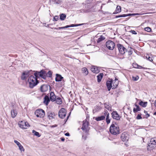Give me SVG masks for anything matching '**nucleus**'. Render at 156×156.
Wrapping results in <instances>:
<instances>
[{
  "mask_svg": "<svg viewBox=\"0 0 156 156\" xmlns=\"http://www.w3.org/2000/svg\"><path fill=\"white\" fill-rule=\"evenodd\" d=\"M28 82L29 87L30 88H32L38 83V81L37 80V77L31 76L29 78Z\"/></svg>",
  "mask_w": 156,
  "mask_h": 156,
  "instance_id": "f257e3e1",
  "label": "nucleus"
},
{
  "mask_svg": "<svg viewBox=\"0 0 156 156\" xmlns=\"http://www.w3.org/2000/svg\"><path fill=\"white\" fill-rule=\"evenodd\" d=\"M110 132L111 133L114 135L119 133V127L116 122L111 125L110 128Z\"/></svg>",
  "mask_w": 156,
  "mask_h": 156,
  "instance_id": "f03ea898",
  "label": "nucleus"
},
{
  "mask_svg": "<svg viewBox=\"0 0 156 156\" xmlns=\"http://www.w3.org/2000/svg\"><path fill=\"white\" fill-rule=\"evenodd\" d=\"M156 147V137L151 139L147 147L148 150L152 149Z\"/></svg>",
  "mask_w": 156,
  "mask_h": 156,
  "instance_id": "7ed1b4c3",
  "label": "nucleus"
},
{
  "mask_svg": "<svg viewBox=\"0 0 156 156\" xmlns=\"http://www.w3.org/2000/svg\"><path fill=\"white\" fill-rule=\"evenodd\" d=\"M35 114L37 117L43 118L44 116L45 113L43 109H40L36 110L35 112Z\"/></svg>",
  "mask_w": 156,
  "mask_h": 156,
  "instance_id": "20e7f679",
  "label": "nucleus"
},
{
  "mask_svg": "<svg viewBox=\"0 0 156 156\" xmlns=\"http://www.w3.org/2000/svg\"><path fill=\"white\" fill-rule=\"evenodd\" d=\"M88 124L89 122L87 120H85L83 121L81 129L85 132H87L89 131V128L88 126Z\"/></svg>",
  "mask_w": 156,
  "mask_h": 156,
  "instance_id": "39448f33",
  "label": "nucleus"
},
{
  "mask_svg": "<svg viewBox=\"0 0 156 156\" xmlns=\"http://www.w3.org/2000/svg\"><path fill=\"white\" fill-rule=\"evenodd\" d=\"M46 74L45 71L42 70L40 72H36L34 73V76L37 77L38 76H40L44 79H45L46 78Z\"/></svg>",
  "mask_w": 156,
  "mask_h": 156,
  "instance_id": "423d86ee",
  "label": "nucleus"
},
{
  "mask_svg": "<svg viewBox=\"0 0 156 156\" xmlns=\"http://www.w3.org/2000/svg\"><path fill=\"white\" fill-rule=\"evenodd\" d=\"M106 45L107 48L110 50H113L115 47L114 43L111 41H107L106 43Z\"/></svg>",
  "mask_w": 156,
  "mask_h": 156,
  "instance_id": "0eeeda50",
  "label": "nucleus"
},
{
  "mask_svg": "<svg viewBox=\"0 0 156 156\" xmlns=\"http://www.w3.org/2000/svg\"><path fill=\"white\" fill-rule=\"evenodd\" d=\"M19 126L22 129H27L30 125L27 122L24 121H20L18 122Z\"/></svg>",
  "mask_w": 156,
  "mask_h": 156,
  "instance_id": "6e6552de",
  "label": "nucleus"
},
{
  "mask_svg": "<svg viewBox=\"0 0 156 156\" xmlns=\"http://www.w3.org/2000/svg\"><path fill=\"white\" fill-rule=\"evenodd\" d=\"M117 46L119 51L121 54H124L127 51L126 49L122 44H118Z\"/></svg>",
  "mask_w": 156,
  "mask_h": 156,
  "instance_id": "1a4fd4ad",
  "label": "nucleus"
},
{
  "mask_svg": "<svg viewBox=\"0 0 156 156\" xmlns=\"http://www.w3.org/2000/svg\"><path fill=\"white\" fill-rule=\"evenodd\" d=\"M148 13H134V14H123L122 15H120L116 16L115 18H118L119 17H125L130 16H135V15H141L144 14H148Z\"/></svg>",
  "mask_w": 156,
  "mask_h": 156,
  "instance_id": "9d476101",
  "label": "nucleus"
},
{
  "mask_svg": "<svg viewBox=\"0 0 156 156\" xmlns=\"http://www.w3.org/2000/svg\"><path fill=\"white\" fill-rule=\"evenodd\" d=\"M66 114V110L63 108H62L58 112V116L61 119H63Z\"/></svg>",
  "mask_w": 156,
  "mask_h": 156,
  "instance_id": "9b49d317",
  "label": "nucleus"
},
{
  "mask_svg": "<svg viewBox=\"0 0 156 156\" xmlns=\"http://www.w3.org/2000/svg\"><path fill=\"white\" fill-rule=\"evenodd\" d=\"M30 71H26L22 73L21 76V79L25 80L30 75Z\"/></svg>",
  "mask_w": 156,
  "mask_h": 156,
  "instance_id": "f8f14e48",
  "label": "nucleus"
},
{
  "mask_svg": "<svg viewBox=\"0 0 156 156\" xmlns=\"http://www.w3.org/2000/svg\"><path fill=\"white\" fill-rule=\"evenodd\" d=\"M112 117L113 119L118 120L120 119L121 116L118 114L116 112L113 111L112 113Z\"/></svg>",
  "mask_w": 156,
  "mask_h": 156,
  "instance_id": "ddd939ff",
  "label": "nucleus"
},
{
  "mask_svg": "<svg viewBox=\"0 0 156 156\" xmlns=\"http://www.w3.org/2000/svg\"><path fill=\"white\" fill-rule=\"evenodd\" d=\"M121 138L123 141H127L129 139L128 134L125 133H122L121 136Z\"/></svg>",
  "mask_w": 156,
  "mask_h": 156,
  "instance_id": "4468645a",
  "label": "nucleus"
},
{
  "mask_svg": "<svg viewBox=\"0 0 156 156\" xmlns=\"http://www.w3.org/2000/svg\"><path fill=\"white\" fill-rule=\"evenodd\" d=\"M112 80H108L106 82V86L108 91H110V90L111 88H113V85H112Z\"/></svg>",
  "mask_w": 156,
  "mask_h": 156,
  "instance_id": "2eb2a0df",
  "label": "nucleus"
},
{
  "mask_svg": "<svg viewBox=\"0 0 156 156\" xmlns=\"http://www.w3.org/2000/svg\"><path fill=\"white\" fill-rule=\"evenodd\" d=\"M40 89L41 92H46L48 90V86L45 84L43 85L41 87Z\"/></svg>",
  "mask_w": 156,
  "mask_h": 156,
  "instance_id": "dca6fc26",
  "label": "nucleus"
},
{
  "mask_svg": "<svg viewBox=\"0 0 156 156\" xmlns=\"http://www.w3.org/2000/svg\"><path fill=\"white\" fill-rule=\"evenodd\" d=\"M14 142L18 146L19 149L21 151H24V149L23 146L21 145L20 143L16 140H14Z\"/></svg>",
  "mask_w": 156,
  "mask_h": 156,
  "instance_id": "f3484780",
  "label": "nucleus"
},
{
  "mask_svg": "<svg viewBox=\"0 0 156 156\" xmlns=\"http://www.w3.org/2000/svg\"><path fill=\"white\" fill-rule=\"evenodd\" d=\"M91 71L95 73H98L99 72L98 68L96 66H93L92 67L91 69Z\"/></svg>",
  "mask_w": 156,
  "mask_h": 156,
  "instance_id": "a211bd4d",
  "label": "nucleus"
},
{
  "mask_svg": "<svg viewBox=\"0 0 156 156\" xmlns=\"http://www.w3.org/2000/svg\"><path fill=\"white\" fill-rule=\"evenodd\" d=\"M50 100L52 101H55L56 99V97L53 92H51L50 95Z\"/></svg>",
  "mask_w": 156,
  "mask_h": 156,
  "instance_id": "6ab92c4d",
  "label": "nucleus"
},
{
  "mask_svg": "<svg viewBox=\"0 0 156 156\" xmlns=\"http://www.w3.org/2000/svg\"><path fill=\"white\" fill-rule=\"evenodd\" d=\"M47 115L48 118L50 119H51L54 118L55 115L54 113L51 112H48L47 113Z\"/></svg>",
  "mask_w": 156,
  "mask_h": 156,
  "instance_id": "aec40b11",
  "label": "nucleus"
},
{
  "mask_svg": "<svg viewBox=\"0 0 156 156\" xmlns=\"http://www.w3.org/2000/svg\"><path fill=\"white\" fill-rule=\"evenodd\" d=\"M17 114V111L15 109L13 108L11 110V116L12 118H15Z\"/></svg>",
  "mask_w": 156,
  "mask_h": 156,
  "instance_id": "412c9836",
  "label": "nucleus"
},
{
  "mask_svg": "<svg viewBox=\"0 0 156 156\" xmlns=\"http://www.w3.org/2000/svg\"><path fill=\"white\" fill-rule=\"evenodd\" d=\"M117 80H118V79L115 78V80L113 81L112 80V84H113V89H115L117 87L119 83L118 82L116 81Z\"/></svg>",
  "mask_w": 156,
  "mask_h": 156,
  "instance_id": "4be33fe9",
  "label": "nucleus"
},
{
  "mask_svg": "<svg viewBox=\"0 0 156 156\" xmlns=\"http://www.w3.org/2000/svg\"><path fill=\"white\" fill-rule=\"evenodd\" d=\"M50 102V99L48 96H45L44 98V103L46 105H48Z\"/></svg>",
  "mask_w": 156,
  "mask_h": 156,
  "instance_id": "5701e85b",
  "label": "nucleus"
},
{
  "mask_svg": "<svg viewBox=\"0 0 156 156\" xmlns=\"http://www.w3.org/2000/svg\"><path fill=\"white\" fill-rule=\"evenodd\" d=\"M63 78V77L61 75L57 74H56V77L55 79L56 81H60Z\"/></svg>",
  "mask_w": 156,
  "mask_h": 156,
  "instance_id": "b1692460",
  "label": "nucleus"
},
{
  "mask_svg": "<svg viewBox=\"0 0 156 156\" xmlns=\"http://www.w3.org/2000/svg\"><path fill=\"white\" fill-rule=\"evenodd\" d=\"M135 106L136 108H134L133 109V112L134 113H136L138 111H140L141 109L138 105L135 104Z\"/></svg>",
  "mask_w": 156,
  "mask_h": 156,
  "instance_id": "393cba45",
  "label": "nucleus"
},
{
  "mask_svg": "<svg viewBox=\"0 0 156 156\" xmlns=\"http://www.w3.org/2000/svg\"><path fill=\"white\" fill-rule=\"evenodd\" d=\"M121 9L120 6L118 5L116 9L115 12L113 13V14H115L118 13L121 11Z\"/></svg>",
  "mask_w": 156,
  "mask_h": 156,
  "instance_id": "a878e982",
  "label": "nucleus"
},
{
  "mask_svg": "<svg viewBox=\"0 0 156 156\" xmlns=\"http://www.w3.org/2000/svg\"><path fill=\"white\" fill-rule=\"evenodd\" d=\"M133 66L135 68H137L139 69H147L146 68L140 66H139L138 64H133Z\"/></svg>",
  "mask_w": 156,
  "mask_h": 156,
  "instance_id": "bb28decb",
  "label": "nucleus"
},
{
  "mask_svg": "<svg viewBox=\"0 0 156 156\" xmlns=\"http://www.w3.org/2000/svg\"><path fill=\"white\" fill-rule=\"evenodd\" d=\"M104 106L105 108L107 109L108 110L111 111V105H109L107 103H105L104 104Z\"/></svg>",
  "mask_w": 156,
  "mask_h": 156,
  "instance_id": "cd10ccee",
  "label": "nucleus"
},
{
  "mask_svg": "<svg viewBox=\"0 0 156 156\" xmlns=\"http://www.w3.org/2000/svg\"><path fill=\"white\" fill-rule=\"evenodd\" d=\"M105 119V116H101L96 117L95 118V120L97 121H99L103 120Z\"/></svg>",
  "mask_w": 156,
  "mask_h": 156,
  "instance_id": "c85d7f7f",
  "label": "nucleus"
},
{
  "mask_svg": "<svg viewBox=\"0 0 156 156\" xmlns=\"http://www.w3.org/2000/svg\"><path fill=\"white\" fill-rule=\"evenodd\" d=\"M103 74L102 73H100L98 76H97L98 78V82H100L103 76Z\"/></svg>",
  "mask_w": 156,
  "mask_h": 156,
  "instance_id": "c756f323",
  "label": "nucleus"
},
{
  "mask_svg": "<svg viewBox=\"0 0 156 156\" xmlns=\"http://www.w3.org/2000/svg\"><path fill=\"white\" fill-rule=\"evenodd\" d=\"M139 104L143 107H145L147 106V102H143V101H141L139 102Z\"/></svg>",
  "mask_w": 156,
  "mask_h": 156,
  "instance_id": "7c9ffc66",
  "label": "nucleus"
},
{
  "mask_svg": "<svg viewBox=\"0 0 156 156\" xmlns=\"http://www.w3.org/2000/svg\"><path fill=\"white\" fill-rule=\"evenodd\" d=\"M55 101H56V102L58 104H61L62 102L61 99L60 98H57L55 99Z\"/></svg>",
  "mask_w": 156,
  "mask_h": 156,
  "instance_id": "2f4dec72",
  "label": "nucleus"
},
{
  "mask_svg": "<svg viewBox=\"0 0 156 156\" xmlns=\"http://www.w3.org/2000/svg\"><path fill=\"white\" fill-rule=\"evenodd\" d=\"M66 17V16L65 14L62 13L60 16V19L62 20H63Z\"/></svg>",
  "mask_w": 156,
  "mask_h": 156,
  "instance_id": "473e14b6",
  "label": "nucleus"
},
{
  "mask_svg": "<svg viewBox=\"0 0 156 156\" xmlns=\"http://www.w3.org/2000/svg\"><path fill=\"white\" fill-rule=\"evenodd\" d=\"M105 39L104 37L102 35H101L100 36V37L98 38L97 40V42L99 43L102 41L104 40Z\"/></svg>",
  "mask_w": 156,
  "mask_h": 156,
  "instance_id": "72a5a7b5",
  "label": "nucleus"
},
{
  "mask_svg": "<svg viewBox=\"0 0 156 156\" xmlns=\"http://www.w3.org/2000/svg\"><path fill=\"white\" fill-rule=\"evenodd\" d=\"M82 71L83 73H85L86 75H87L88 73V72L87 69L86 67H84L82 69Z\"/></svg>",
  "mask_w": 156,
  "mask_h": 156,
  "instance_id": "f704fd0d",
  "label": "nucleus"
},
{
  "mask_svg": "<svg viewBox=\"0 0 156 156\" xmlns=\"http://www.w3.org/2000/svg\"><path fill=\"white\" fill-rule=\"evenodd\" d=\"M76 26V25H74V24H71L70 25H67L65 27H61V29H64L65 28H68L69 27H75V26Z\"/></svg>",
  "mask_w": 156,
  "mask_h": 156,
  "instance_id": "c9c22d12",
  "label": "nucleus"
},
{
  "mask_svg": "<svg viewBox=\"0 0 156 156\" xmlns=\"http://www.w3.org/2000/svg\"><path fill=\"white\" fill-rule=\"evenodd\" d=\"M32 133L34 134V135L38 137H39L40 136V135L39 133L38 132L34 130H32Z\"/></svg>",
  "mask_w": 156,
  "mask_h": 156,
  "instance_id": "e433bc0d",
  "label": "nucleus"
},
{
  "mask_svg": "<svg viewBox=\"0 0 156 156\" xmlns=\"http://www.w3.org/2000/svg\"><path fill=\"white\" fill-rule=\"evenodd\" d=\"M106 121L107 124H108L110 123V120L109 119V115H107L106 118Z\"/></svg>",
  "mask_w": 156,
  "mask_h": 156,
  "instance_id": "4c0bfd02",
  "label": "nucleus"
},
{
  "mask_svg": "<svg viewBox=\"0 0 156 156\" xmlns=\"http://www.w3.org/2000/svg\"><path fill=\"white\" fill-rule=\"evenodd\" d=\"M146 58L148 59V60L150 61L151 62H152L153 61L152 59L148 55H147L146 56Z\"/></svg>",
  "mask_w": 156,
  "mask_h": 156,
  "instance_id": "58836bf2",
  "label": "nucleus"
},
{
  "mask_svg": "<svg viewBox=\"0 0 156 156\" xmlns=\"http://www.w3.org/2000/svg\"><path fill=\"white\" fill-rule=\"evenodd\" d=\"M109 115V113L108 112V111L107 110H105L104 111V115L105 116V117L107 116V115Z\"/></svg>",
  "mask_w": 156,
  "mask_h": 156,
  "instance_id": "ea45409f",
  "label": "nucleus"
},
{
  "mask_svg": "<svg viewBox=\"0 0 156 156\" xmlns=\"http://www.w3.org/2000/svg\"><path fill=\"white\" fill-rule=\"evenodd\" d=\"M54 3L56 4H59L61 3V1L60 0H54Z\"/></svg>",
  "mask_w": 156,
  "mask_h": 156,
  "instance_id": "a19ab883",
  "label": "nucleus"
},
{
  "mask_svg": "<svg viewBox=\"0 0 156 156\" xmlns=\"http://www.w3.org/2000/svg\"><path fill=\"white\" fill-rule=\"evenodd\" d=\"M59 19L58 16H55L54 18H53V21H57Z\"/></svg>",
  "mask_w": 156,
  "mask_h": 156,
  "instance_id": "79ce46f5",
  "label": "nucleus"
},
{
  "mask_svg": "<svg viewBox=\"0 0 156 156\" xmlns=\"http://www.w3.org/2000/svg\"><path fill=\"white\" fill-rule=\"evenodd\" d=\"M139 77L138 76H137L136 77H133V80L136 81H137L139 79Z\"/></svg>",
  "mask_w": 156,
  "mask_h": 156,
  "instance_id": "37998d69",
  "label": "nucleus"
},
{
  "mask_svg": "<svg viewBox=\"0 0 156 156\" xmlns=\"http://www.w3.org/2000/svg\"><path fill=\"white\" fill-rule=\"evenodd\" d=\"M145 30L148 32H150L151 31V29L149 27H147L145 28Z\"/></svg>",
  "mask_w": 156,
  "mask_h": 156,
  "instance_id": "c03bdc74",
  "label": "nucleus"
},
{
  "mask_svg": "<svg viewBox=\"0 0 156 156\" xmlns=\"http://www.w3.org/2000/svg\"><path fill=\"white\" fill-rule=\"evenodd\" d=\"M47 75H48V77H50L52 76V73L51 71H49L47 73Z\"/></svg>",
  "mask_w": 156,
  "mask_h": 156,
  "instance_id": "a18cd8bd",
  "label": "nucleus"
},
{
  "mask_svg": "<svg viewBox=\"0 0 156 156\" xmlns=\"http://www.w3.org/2000/svg\"><path fill=\"white\" fill-rule=\"evenodd\" d=\"M130 32L133 34H137L136 32L134 30H131L130 31Z\"/></svg>",
  "mask_w": 156,
  "mask_h": 156,
  "instance_id": "49530a36",
  "label": "nucleus"
},
{
  "mask_svg": "<svg viewBox=\"0 0 156 156\" xmlns=\"http://www.w3.org/2000/svg\"><path fill=\"white\" fill-rule=\"evenodd\" d=\"M136 119H142V117L140 115L138 114L136 117Z\"/></svg>",
  "mask_w": 156,
  "mask_h": 156,
  "instance_id": "de8ad7c7",
  "label": "nucleus"
},
{
  "mask_svg": "<svg viewBox=\"0 0 156 156\" xmlns=\"http://www.w3.org/2000/svg\"><path fill=\"white\" fill-rule=\"evenodd\" d=\"M128 54L129 55H130L132 54V51H128Z\"/></svg>",
  "mask_w": 156,
  "mask_h": 156,
  "instance_id": "09e8293b",
  "label": "nucleus"
},
{
  "mask_svg": "<svg viewBox=\"0 0 156 156\" xmlns=\"http://www.w3.org/2000/svg\"><path fill=\"white\" fill-rule=\"evenodd\" d=\"M65 135L67 136H69V133H67L65 134Z\"/></svg>",
  "mask_w": 156,
  "mask_h": 156,
  "instance_id": "8fccbe9b",
  "label": "nucleus"
},
{
  "mask_svg": "<svg viewBox=\"0 0 156 156\" xmlns=\"http://www.w3.org/2000/svg\"><path fill=\"white\" fill-rule=\"evenodd\" d=\"M144 112L145 113H147V115H148L147 117H148L149 116H150L147 113V111H144Z\"/></svg>",
  "mask_w": 156,
  "mask_h": 156,
  "instance_id": "3c124183",
  "label": "nucleus"
},
{
  "mask_svg": "<svg viewBox=\"0 0 156 156\" xmlns=\"http://www.w3.org/2000/svg\"><path fill=\"white\" fill-rule=\"evenodd\" d=\"M61 140L62 141H64L65 140V139L64 138H61Z\"/></svg>",
  "mask_w": 156,
  "mask_h": 156,
  "instance_id": "603ef678",
  "label": "nucleus"
},
{
  "mask_svg": "<svg viewBox=\"0 0 156 156\" xmlns=\"http://www.w3.org/2000/svg\"><path fill=\"white\" fill-rule=\"evenodd\" d=\"M154 104L156 106V100L155 101V102L154 103Z\"/></svg>",
  "mask_w": 156,
  "mask_h": 156,
  "instance_id": "864d4df0",
  "label": "nucleus"
},
{
  "mask_svg": "<svg viewBox=\"0 0 156 156\" xmlns=\"http://www.w3.org/2000/svg\"><path fill=\"white\" fill-rule=\"evenodd\" d=\"M54 29H55V30H58V28L55 27V28H54Z\"/></svg>",
  "mask_w": 156,
  "mask_h": 156,
  "instance_id": "5fc2aeb1",
  "label": "nucleus"
},
{
  "mask_svg": "<svg viewBox=\"0 0 156 156\" xmlns=\"http://www.w3.org/2000/svg\"><path fill=\"white\" fill-rule=\"evenodd\" d=\"M58 28V29H61V27H59Z\"/></svg>",
  "mask_w": 156,
  "mask_h": 156,
  "instance_id": "6e6d98bb",
  "label": "nucleus"
},
{
  "mask_svg": "<svg viewBox=\"0 0 156 156\" xmlns=\"http://www.w3.org/2000/svg\"><path fill=\"white\" fill-rule=\"evenodd\" d=\"M154 115H156V112L154 113Z\"/></svg>",
  "mask_w": 156,
  "mask_h": 156,
  "instance_id": "4d7b16f0",
  "label": "nucleus"
}]
</instances>
